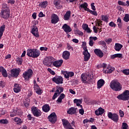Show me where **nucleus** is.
I'll use <instances>...</instances> for the list:
<instances>
[{"label":"nucleus","instance_id":"nucleus-42","mask_svg":"<svg viewBox=\"0 0 129 129\" xmlns=\"http://www.w3.org/2000/svg\"><path fill=\"white\" fill-rule=\"evenodd\" d=\"M123 21L125 22V23H128L129 22V14H126L123 19Z\"/></svg>","mask_w":129,"mask_h":129},{"label":"nucleus","instance_id":"nucleus-30","mask_svg":"<svg viewBox=\"0 0 129 129\" xmlns=\"http://www.w3.org/2000/svg\"><path fill=\"white\" fill-rule=\"evenodd\" d=\"M88 75L87 74H82L81 75V79L83 83H87V78H88Z\"/></svg>","mask_w":129,"mask_h":129},{"label":"nucleus","instance_id":"nucleus-38","mask_svg":"<svg viewBox=\"0 0 129 129\" xmlns=\"http://www.w3.org/2000/svg\"><path fill=\"white\" fill-rule=\"evenodd\" d=\"M117 24L119 29H121L122 27V22H121V19L120 17H118L117 20Z\"/></svg>","mask_w":129,"mask_h":129},{"label":"nucleus","instance_id":"nucleus-25","mask_svg":"<svg viewBox=\"0 0 129 129\" xmlns=\"http://www.w3.org/2000/svg\"><path fill=\"white\" fill-rule=\"evenodd\" d=\"M105 84V81L103 79H100L97 82V89H100Z\"/></svg>","mask_w":129,"mask_h":129},{"label":"nucleus","instance_id":"nucleus-19","mask_svg":"<svg viewBox=\"0 0 129 129\" xmlns=\"http://www.w3.org/2000/svg\"><path fill=\"white\" fill-rule=\"evenodd\" d=\"M62 29L63 30L64 32H65V33H67V34H68V33H70V32L72 31V29H71V27H70L67 24H64L62 26Z\"/></svg>","mask_w":129,"mask_h":129},{"label":"nucleus","instance_id":"nucleus-14","mask_svg":"<svg viewBox=\"0 0 129 129\" xmlns=\"http://www.w3.org/2000/svg\"><path fill=\"white\" fill-rule=\"evenodd\" d=\"M52 81L56 84H63V78L61 76H56L52 78Z\"/></svg>","mask_w":129,"mask_h":129},{"label":"nucleus","instance_id":"nucleus-56","mask_svg":"<svg viewBox=\"0 0 129 129\" xmlns=\"http://www.w3.org/2000/svg\"><path fill=\"white\" fill-rule=\"evenodd\" d=\"M94 44V41L92 40V39L89 38V45L91 47H93V45Z\"/></svg>","mask_w":129,"mask_h":129},{"label":"nucleus","instance_id":"nucleus-4","mask_svg":"<svg viewBox=\"0 0 129 129\" xmlns=\"http://www.w3.org/2000/svg\"><path fill=\"white\" fill-rule=\"evenodd\" d=\"M88 4L87 3H84V4H80L79 8L80 10H82V9H84L85 11L88 12L91 15L95 16V17L97 16V15H98L97 14V12L93 11L92 10H91L90 9H89V8H88Z\"/></svg>","mask_w":129,"mask_h":129},{"label":"nucleus","instance_id":"nucleus-62","mask_svg":"<svg viewBox=\"0 0 129 129\" xmlns=\"http://www.w3.org/2000/svg\"><path fill=\"white\" fill-rule=\"evenodd\" d=\"M69 73V78L70 77H73L74 76V73L73 72H68Z\"/></svg>","mask_w":129,"mask_h":129},{"label":"nucleus","instance_id":"nucleus-10","mask_svg":"<svg viewBox=\"0 0 129 129\" xmlns=\"http://www.w3.org/2000/svg\"><path fill=\"white\" fill-rule=\"evenodd\" d=\"M31 112L33 114L34 116L36 117H39V116H41L42 115V112L41 110L38 108V107L33 106L31 107Z\"/></svg>","mask_w":129,"mask_h":129},{"label":"nucleus","instance_id":"nucleus-41","mask_svg":"<svg viewBox=\"0 0 129 129\" xmlns=\"http://www.w3.org/2000/svg\"><path fill=\"white\" fill-rule=\"evenodd\" d=\"M61 74L64 75V77L66 79H68L69 78V74L68 72L65 71H61Z\"/></svg>","mask_w":129,"mask_h":129},{"label":"nucleus","instance_id":"nucleus-29","mask_svg":"<svg viewBox=\"0 0 129 129\" xmlns=\"http://www.w3.org/2000/svg\"><path fill=\"white\" fill-rule=\"evenodd\" d=\"M65 94L61 93L57 98V100L56 101V103H62V100L65 98Z\"/></svg>","mask_w":129,"mask_h":129},{"label":"nucleus","instance_id":"nucleus-36","mask_svg":"<svg viewBox=\"0 0 129 129\" xmlns=\"http://www.w3.org/2000/svg\"><path fill=\"white\" fill-rule=\"evenodd\" d=\"M99 45H101L104 50H106L107 49V46H106V43L104 41H100L98 42Z\"/></svg>","mask_w":129,"mask_h":129},{"label":"nucleus","instance_id":"nucleus-12","mask_svg":"<svg viewBox=\"0 0 129 129\" xmlns=\"http://www.w3.org/2000/svg\"><path fill=\"white\" fill-rule=\"evenodd\" d=\"M11 74L10 76L11 77H13L16 78L20 75V73L21 72V70L20 68L18 69H13L10 71Z\"/></svg>","mask_w":129,"mask_h":129},{"label":"nucleus","instance_id":"nucleus-60","mask_svg":"<svg viewBox=\"0 0 129 129\" xmlns=\"http://www.w3.org/2000/svg\"><path fill=\"white\" fill-rule=\"evenodd\" d=\"M82 27L83 30H84L85 31L88 28V25L87 24H83Z\"/></svg>","mask_w":129,"mask_h":129},{"label":"nucleus","instance_id":"nucleus-11","mask_svg":"<svg viewBox=\"0 0 129 129\" xmlns=\"http://www.w3.org/2000/svg\"><path fill=\"white\" fill-rule=\"evenodd\" d=\"M55 90V93L54 94V95L52 96V100H55L57 97L64 91V88L62 87H59V86H56Z\"/></svg>","mask_w":129,"mask_h":129},{"label":"nucleus","instance_id":"nucleus-21","mask_svg":"<svg viewBox=\"0 0 129 129\" xmlns=\"http://www.w3.org/2000/svg\"><path fill=\"white\" fill-rule=\"evenodd\" d=\"M31 33L33 35L36 37V38H39L40 35H39V32L38 31V27H35L32 28Z\"/></svg>","mask_w":129,"mask_h":129},{"label":"nucleus","instance_id":"nucleus-58","mask_svg":"<svg viewBox=\"0 0 129 129\" xmlns=\"http://www.w3.org/2000/svg\"><path fill=\"white\" fill-rule=\"evenodd\" d=\"M105 42H106L108 45H109V44L112 42V39L108 38V39L105 40Z\"/></svg>","mask_w":129,"mask_h":129},{"label":"nucleus","instance_id":"nucleus-17","mask_svg":"<svg viewBox=\"0 0 129 129\" xmlns=\"http://www.w3.org/2000/svg\"><path fill=\"white\" fill-rule=\"evenodd\" d=\"M51 24H57V23H58L59 22V17L58 16V15L55 14H53L51 15Z\"/></svg>","mask_w":129,"mask_h":129},{"label":"nucleus","instance_id":"nucleus-55","mask_svg":"<svg viewBox=\"0 0 129 129\" xmlns=\"http://www.w3.org/2000/svg\"><path fill=\"white\" fill-rule=\"evenodd\" d=\"M109 26L110 27L115 28L116 27V24L112 21L109 23Z\"/></svg>","mask_w":129,"mask_h":129},{"label":"nucleus","instance_id":"nucleus-63","mask_svg":"<svg viewBox=\"0 0 129 129\" xmlns=\"http://www.w3.org/2000/svg\"><path fill=\"white\" fill-rule=\"evenodd\" d=\"M40 51H48V47H40Z\"/></svg>","mask_w":129,"mask_h":129},{"label":"nucleus","instance_id":"nucleus-47","mask_svg":"<svg viewBox=\"0 0 129 129\" xmlns=\"http://www.w3.org/2000/svg\"><path fill=\"white\" fill-rule=\"evenodd\" d=\"M2 74L3 77H8V72H7V70H6V69H4L3 70Z\"/></svg>","mask_w":129,"mask_h":129},{"label":"nucleus","instance_id":"nucleus-35","mask_svg":"<svg viewBox=\"0 0 129 129\" xmlns=\"http://www.w3.org/2000/svg\"><path fill=\"white\" fill-rule=\"evenodd\" d=\"M5 30H6V25H3L0 27V40L2 39L3 35H4V32H5Z\"/></svg>","mask_w":129,"mask_h":129},{"label":"nucleus","instance_id":"nucleus-34","mask_svg":"<svg viewBox=\"0 0 129 129\" xmlns=\"http://www.w3.org/2000/svg\"><path fill=\"white\" fill-rule=\"evenodd\" d=\"M42 110L44 112H49L50 111V106L48 104H45L42 106Z\"/></svg>","mask_w":129,"mask_h":129},{"label":"nucleus","instance_id":"nucleus-9","mask_svg":"<svg viewBox=\"0 0 129 129\" xmlns=\"http://www.w3.org/2000/svg\"><path fill=\"white\" fill-rule=\"evenodd\" d=\"M107 116L108 118H110L114 122H117L119 119V116L116 113H112V112H109L107 113Z\"/></svg>","mask_w":129,"mask_h":129},{"label":"nucleus","instance_id":"nucleus-57","mask_svg":"<svg viewBox=\"0 0 129 129\" xmlns=\"http://www.w3.org/2000/svg\"><path fill=\"white\" fill-rule=\"evenodd\" d=\"M47 71L48 72H49V73H50V74H51V75H55V72H54L53 70H52V69H51L50 68H48Z\"/></svg>","mask_w":129,"mask_h":129},{"label":"nucleus","instance_id":"nucleus-48","mask_svg":"<svg viewBox=\"0 0 129 129\" xmlns=\"http://www.w3.org/2000/svg\"><path fill=\"white\" fill-rule=\"evenodd\" d=\"M122 129H128V125H127V123L123 122L122 123Z\"/></svg>","mask_w":129,"mask_h":129},{"label":"nucleus","instance_id":"nucleus-51","mask_svg":"<svg viewBox=\"0 0 129 129\" xmlns=\"http://www.w3.org/2000/svg\"><path fill=\"white\" fill-rule=\"evenodd\" d=\"M122 73L125 75H129V69H125L122 71Z\"/></svg>","mask_w":129,"mask_h":129},{"label":"nucleus","instance_id":"nucleus-15","mask_svg":"<svg viewBox=\"0 0 129 129\" xmlns=\"http://www.w3.org/2000/svg\"><path fill=\"white\" fill-rule=\"evenodd\" d=\"M62 122L63 126H64V128L66 129H74L72 127V125H71V124H70V122L69 121L66 119H62Z\"/></svg>","mask_w":129,"mask_h":129},{"label":"nucleus","instance_id":"nucleus-40","mask_svg":"<svg viewBox=\"0 0 129 129\" xmlns=\"http://www.w3.org/2000/svg\"><path fill=\"white\" fill-rule=\"evenodd\" d=\"M61 3V1L60 0H54L53 2V4L55 7V8H58L59 6H60V3Z\"/></svg>","mask_w":129,"mask_h":129},{"label":"nucleus","instance_id":"nucleus-59","mask_svg":"<svg viewBox=\"0 0 129 129\" xmlns=\"http://www.w3.org/2000/svg\"><path fill=\"white\" fill-rule=\"evenodd\" d=\"M0 86L2 87V88H4L5 86H6V83L4 81H0Z\"/></svg>","mask_w":129,"mask_h":129},{"label":"nucleus","instance_id":"nucleus-31","mask_svg":"<svg viewBox=\"0 0 129 129\" xmlns=\"http://www.w3.org/2000/svg\"><path fill=\"white\" fill-rule=\"evenodd\" d=\"M123 46L118 43H115L114 46V49L115 51H117L118 52H119L120 50H121V48H122Z\"/></svg>","mask_w":129,"mask_h":129},{"label":"nucleus","instance_id":"nucleus-1","mask_svg":"<svg viewBox=\"0 0 129 129\" xmlns=\"http://www.w3.org/2000/svg\"><path fill=\"white\" fill-rule=\"evenodd\" d=\"M110 88L114 91H120L122 89V87L120 83L117 81V80H113L111 82Z\"/></svg>","mask_w":129,"mask_h":129},{"label":"nucleus","instance_id":"nucleus-53","mask_svg":"<svg viewBox=\"0 0 129 129\" xmlns=\"http://www.w3.org/2000/svg\"><path fill=\"white\" fill-rule=\"evenodd\" d=\"M95 4L94 3H92L91 4V7L92 10H93V12H95L96 11V8H95V6H94Z\"/></svg>","mask_w":129,"mask_h":129},{"label":"nucleus","instance_id":"nucleus-7","mask_svg":"<svg viewBox=\"0 0 129 129\" xmlns=\"http://www.w3.org/2000/svg\"><path fill=\"white\" fill-rule=\"evenodd\" d=\"M10 117H15V116H22L23 115V111L20 108H17L13 109L12 111L10 112Z\"/></svg>","mask_w":129,"mask_h":129},{"label":"nucleus","instance_id":"nucleus-46","mask_svg":"<svg viewBox=\"0 0 129 129\" xmlns=\"http://www.w3.org/2000/svg\"><path fill=\"white\" fill-rule=\"evenodd\" d=\"M67 50H68V51H74V49H73V47L71 46V45L70 43H67Z\"/></svg>","mask_w":129,"mask_h":129},{"label":"nucleus","instance_id":"nucleus-16","mask_svg":"<svg viewBox=\"0 0 129 129\" xmlns=\"http://www.w3.org/2000/svg\"><path fill=\"white\" fill-rule=\"evenodd\" d=\"M51 60H52V57L50 56L46 57L43 60V63L45 66L49 67V66H51Z\"/></svg>","mask_w":129,"mask_h":129},{"label":"nucleus","instance_id":"nucleus-8","mask_svg":"<svg viewBox=\"0 0 129 129\" xmlns=\"http://www.w3.org/2000/svg\"><path fill=\"white\" fill-rule=\"evenodd\" d=\"M117 98L119 99V100H123L126 101V100H128L129 99V91L126 90L123 92L122 94L118 95L117 96Z\"/></svg>","mask_w":129,"mask_h":129},{"label":"nucleus","instance_id":"nucleus-27","mask_svg":"<svg viewBox=\"0 0 129 129\" xmlns=\"http://www.w3.org/2000/svg\"><path fill=\"white\" fill-rule=\"evenodd\" d=\"M33 88L37 94H38V95H41V94H42V90H41L38 85L34 86Z\"/></svg>","mask_w":129,"mask_h":129},{"label":"nucleus","instance_id":"nucleus-23","mask_svg":"<svg viewBox=\"0 0 129 129\" xmlns=\"http://www.w3.org/2000/svg\"><path fill=\"white\" fill-rule=\"evenodd\" d=\"M62 57L64 60H68L70 58V52L65 50L62 52Z\"/></svg>","mask_w":129,"mask_h":129},{"label":"nucleus","instance_id":"nucleus-13","mask_svg":"<svg viewBox=\"0 0 129 129\" xmlns=\"http://www.w3.org/2000/svg\"><path fill=\"white\" fill-rule=\"evenodd\" d=\"M48 119L51 123H55L57 121V115L56 113L52 112L48 116Z\"/></svg>","mask_w":129,"mask_h":129},{"label":"nucleus","instance_id":"nucleus-44","mask_svg":"<svg viewBox=\"0 0 129 129\" xmlns=\"http://www.w3.org/2000/svg\"><path fill=\"white\" fill-rule=\"evenodd\" d=\"M101 18L102 21L105 22L106 23H108V17L107 15H102Z\"/></svg>","mask_w":129,"mask_h":129},{"label":"nucleus","instance_id":"nucleus-6","mask_svg":"<svg viewBox=\"0 0 129 129\" xmlns=\"http://www.w3.org/2000/svg\"><path fill=\"white\" fill-rule=\"evenodd\" d=\"M10 14L11 11L9 9H2L0 12V17L5 20H8L10 18Z\"/></svg>","mask_w":129,"mask_h":129},{"label":"nucleus","instance_id":"nucleus-22","mask_svg":"<svg viewBox=\"0 0 129 129\" xmlns=\"http://www.w3.org/2000/svg\"><path fill=\"white\" fill-rule=\"evenodd\" d=\"M94 52L97 56L99 57V58H102L103 57V52L102 51H101V50L96 48L95 49Z\"/></svg>","mask_w":129,"mask_h":129},{"label":"nucleus","instance_id":"nucleus-26","mask_svg":"<svg viewBox=\"0 0 129 129\" xmlns=\"http://www.w3.org/2000/svg\"><path fill=\"white\" fill-rule=\"evenodd\" d=\"M77 111V108H75L73 107H72L71 108H70L69 110L67 111V113L68 114H75V113H76Z\"/></svg>","mask_w":129,"mask_h":129},{"label":"nucleus","instance_id":"nucleus-24","mask_svg":"<svg viewBox=\"0 0 129 129\" xmlns=\"http://www.w3.org/2000/svg\"><path fill=\"white\" fill-rule=\"evenodd\" d=\"M21 86L19 84H15L13 90L15 93H19V92H21Z\"/></svg>","mask_w":129,"mask_h":129},{"label":"nucleus","instance_id":"nucleus-49","mask_svg":"<svg viewBox=\"0 0 129 129\" xmlns=\"http://www.w3.org/2000/svg\"><path fill=\"white\" fill-rule=\"evenodd\" d=\"M17 62H18V65H22V64H23V59L22 58V57L18 58Z\"/></svg>","mask_w":129,"mask_h":129},{"label":"nucleus","instance_id":"nucleus-37","mask_svg":"<svg viewBox=\"0 0 129 129\" xmlns=\"http://www.w3.org/2000/svg\"><path fill=\"white\" fill-rule=\"evenodd\" d=\"M39 6L42 9H46V8H47V6H48V2L47 1L41 2L39 4Z\"/></svg>","mask_w":129,"mask_h":129},{"label":"nucleus","instance_id":"nucleus-50","mask_svg":"<svg viewBox=\"0 0 129 129\" xmlns=\"http://www.w3.org/2000/svg\"><path fill=\"white\" fill-rule=\"evenodd\" d=\"M74 102L75 103H76V104H81V103H82V101L80 99H75L74 100Z\"/></svg>","mask_w":129,"mask_h":129},{"label":"nucleus","instance_id":"nucleus-5","mask_svg":"<svg viewBox=\"0 0 129 129\" xmlns=\"http://www.w3.org/2000/svg\"><path fill=\"white\" fill-rule=\"evenodd\" d=\"M33 74H34L33 70L31 69H29L26 71L24 72L22 76L23 78H24L25 80L29 81V80L33 77Z\"/></svg>","mask_w":129,"mask_h":129},{"label":"nucleus","instance_id":"nucleus-18","mask_svg":"<svg viewBox=\"0 0 129 129\" xmlns=\"http://www.w3.org/2000/svg\"><path fill=\"white\" fill-rule=\"evenodd\" d=\"M63 59H59L58 60L54 61L52 65L54 67H56V68H59V67H61L62 66V64H63Z\"/></svg>","mask_w":129,"mask_h":129},{"label":"nucleus","instance_id":"nucleus-54","mask_svg":"<svg viewBox=\"0 0 129 129\" xmlns=\"http://www.w3.org/2000/svg\"><path fill=\"white\" fill-rule=\"evenodd\" d=\"M118 4L119 6H124V7H125V6H126V4L125 3L120 1H118Z\"/></svg>","mask_w":129,"mask_h":129},{"label":"nucleus","instance_id":"nucleus-3","mask_svg":"<svg viewBox=\"0 0 129 129\" xmlns=\"http://www.w3.org/2000/svg\"><path fill=\"white\" fill-rule=\"evenodd\" d=\"M41 52L40 50L37 49H30L27 50V55L29 57H32V58H38L40 56Z\"/></svg>","mask_w":129,"mask_h":129},{"label":"nucleus","instance_id":"nucleus-39","mask_svg":"<svg viewBox=\"0 0 129 129\" xmlns=\"http://www.w3.org/2000/svg\"><path fill=\"white\" fill-rule=\"evenodd\" d=\"M74 32L75 35H79V36H83V32L79 30V29H74Z\"/></svg>","mask_w":129,"mask_h":129},{"label":"nucleus","instance_id":"nucleus-20","mask_svg":"<svg viewBox=\"0 0 129 129\" xmlns=\"http://www.w3.org/2000/svg\"><path fill=\"white\" fill-rule=\"evenodd\" d=\"M13 121L15 122L17 125H21L22 123L24 122V121L19 117H15L13 118Z\"/></svg>","mask_w":129,"mask_h":129},{"label":"nucleus","instance_id":"nucleus-64","mask_svg":"<svg viewBox=\"0 0 129 129\" xmlns=\"http://www.w3.org/2000/svg\"><path fill=\"white\" fill-rule=\"evenodd\" d=\"M38 17L39 18H43L44 17H45V14H44V13H43V12H40L38 15Z\"/></svg>","mask_w":129,"mask_h":129},{"label":"nucleus","instance_id":"nucleus-32","mask_svg":"<svg viewBox=\"0 0 129 129\" xmlns=\"http://www.w3.org/2000/svg\"><path fill=\"white\" fill-rule=\"evenodd\" d=\"M70 16H71V12L70 11H67L64 16L63 20L64 21H69Z\"/></svg>","mask_w":129,"mask_h":129},{"label":"nucleus","instance_id":"nucleus-28","mask_svg":"<svg viewBox=\"0 0 129 129\" xmlns=\"http://www.w3.org/2000/svg\"><path fill=\"white\" fill-rule=\"evenodd\" d=\"M95 113L96 115H101V114H103V113H104V109L100 107L98 109L95 111Z\"/></svg>","mask_w":129,"mask_h":129},{"label":"nucleus","instance_id":"nucleus-45","mask_svg":"<svg viewBox=\"0 0 129 129\" xmlns=\"http://www.w3.org/2000/svg\"><path fill=\"white\" fill-rule=\"evenodd\" d=\"M0 123L1 124H8L9 123V120L7 119H2L0 120Z\"/></svg>","mask_w":129,"mask_h":129},{"label":"nucleus","instance_id":"nucleus-2","mask_svg":"<svg viewBox=\"0 0 129 129\" xmlns=\"http://www.w3.org/2000/svg\"><path fill=\"white\" fill-rule=\"evenodd\" d=\"M82 48L83 49L84 51L83 55H84V59L85 62H87L90 59V53L88 52L87 46H86V42H82Z\"/></svg>","mask_w":129,"mask_h":129},{"label":"nucleus","instance_id":"nucleus-33","mask_svg":"<svg viewBox=\"0 0 129 129\" xmlns=\"http://www.w3.org/2000/svg\"><path fill=\"white\" fill-rule=\"evenodd\" d=\"M114 70H115V68L111 67L108 70H103V71L105 74H110V73H112Z\"/></svg>","mask_w":129,"mask_h":129},{"label":"nucleus","instance_id":"nucleus-52","mask_svg":"<svg viewBox=\"0 0 129 129\" xmlns=\"http://www.w3.org/2000/svg\"><path fill=\"white\" fill-rule=\"evenodd\" d=\"M119 114L120 117H123L124 116V112L121 109L119 110Z\"/></svg>","mask_w":129,"mask_h":129},{"label":"nucleus","instance_id":"nucleus-43","mask_svg":"<svg viewBox=\"0 0 129 129\" xmlns=\"http://www.w3.org/2000/svg\"><path fill=\"white\" fill-rule=\"evenodd\" d=\"M24 105L26 107H29L30 105V99H26L24 101Z\"/></svg>","mask_w":129,"mask_h":129},{"label":"nucleus","instance_id":"nucleus-61","mask_svg":"<svg viewBox=\"0 0 129 129\" xmlns=\"http://www.w3.org/2000/svg\"><path fill=\"white\" fill-rule=\"evenodd\" d=\"M107 66V64L105 63H103L102 64H101L100 67L101 68H103V70H106L105 69L106 68V66Z\"/></svg>","mask_w":129,"mask_h":129}]
</instances>
